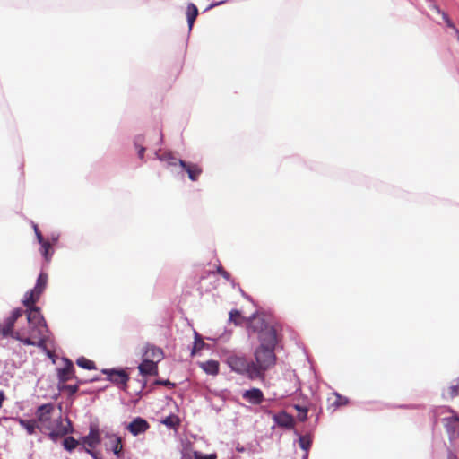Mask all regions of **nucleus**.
<instances>
[{"mask_svg": "<svg viewBox=\"0 0 459 459\" xmlns=\"http://www.w3.org/2000/svg\"><path fill=\"white\" fill-rule=\"evenodd\" d=\"M103 373L108 375V379L116 384H120L126 385L127 381L129 380L128 375L124 370H116V369H106L103 370Z\"/></svg>", "mask_w": 459, "mask_h": 459, "instance_id": "nucleus-13", "label": "nucleus"}, {"mask_svg": "<svg viewBox=\"0 0 459 459\" xmlns=\"http://www.w3.org/2000/svg\"><path fill=\"white\" fill-rule=\"evenodd\" d=\"M5 399L4 393L3 391H0V408L3 406V403Z\"/></svg>", "mask_w": 459, "mask_h": 459, "instance_id": "nucleus-42", "label": "nucleus"}, {"mask_svg": "<svg viewBox=\"0 0 459 459\" xmlns=\"http://www.w3.org/2000/svg\"><path fill=\"white\" fill-rule=\"evenodd\" d=\"M109 439L108 444L106 446L110 448L117 458L120 459L124 457V446L122 438L117 434H108L106 436Z\"/></svg>", "mask_w": 459, "mask_h": 459, "instance_id": "nucleus-9", "label": "nucleus"}, {"mask_svg": "<svg viewBox=\"0 0 459 459\" xmlns=\"http://www.w3.org/2000/svg\"><path fill=\"white\" fill-rule=\"evenodd\" d=\"M101 441L100 430L97 426L91 425L87 436L82 437V445L85 448L94 449Z\"/></svg>", "mask_w": 459, "mask_h": 459, "instance_id": "nucleus-8", "label": "nucleus"}, {"mask_svg": "<svg viewBox=\"0 0 459 459\" xmlns=\"http://www.w3.org/2000/svg\"><path fill=\"white\" fill-rule=\"evenodd\" d=\"M76 364L79 367H81L82 368H85V369H88V370H92V369L96 368L95 363L92 360H90V359H86L85 357H80L76 360Z\"/></svg>", "mask_w": 459, "mask_h": 459, "instance_id": "nucleus-27", "label": "nucleus"}, {"mask_svg": "<svg viewBox=\"0 0 459 459\" xmlns=\"http://www.w3.org/2000/svg\"><path fill=\"white\" fill-rule=\"evenodd\" d=\"M39 244L41 245V248H40L41 255L44 256V258L47 262H49L52 257V254H53V248H52L51 244L46 240L43 241V243H39Z\"/></svg>", "mask_w": 459, "mask_h": 459, "instance_id": "nucleus-26", "label": "nucleus"}, {"mask_svg": "<svg viewBox=\"0 0 459 459\" xmlns=\"http://www.w3.org/2000/svg\"><path fill=\"white\" fill-rule=\"evenodd\" d=\"M46 431L48 432V437L52 440H56L63 437L67 434L74 431L73 425L69 418L58 417L53 420L52 423L47 428Z\"/></svg>", "mask_w": 459, "mask_h": 459, "instance_id": "nucleus-4", "label": "nucleus"}, {"mask_svg": "<svg viewBox=\"0 0 459 459\" xmlns=\"http://www.w3.org/2000/svg\"><path fill=\"white\" fill-rule=\"evenodd\" d=\"M348 398L342 396L338 393H333L327 398L328 409H331L332 411H335L339 407L348 404Z\"/></svg>", "mask_w": 459, "mask_h": 459, "instance_id": "nucleus-14", "label": "nucleus"}, {"mask_svg": "<svg viewBox=\"0 0 459 459\" xmlns=\"http://www.w3.org/2000/svg\"><path fill=\"white\" fill-rule=\"evenodd\" d=\"M74 365L70 360L66 359L65 367L58 369V378L60 383H65L66 381L72 379L74 377Z\"/></svg>", "mask_w": 459, "mask_h": 459, "instance_id": "nucleus-17", "label": "nucleus"}, {"mask_svg": "<svg viewBox=\"0 0 459 459\" xmlns=\"http://www.w3.org/2000/svg\"><path fill=\"white\" fill-rule=\"evenodd\" d=\"M251 317L249 318H246L244 317L241 313L237 310V309H234V310H231L230 312V321L233 322L236 325H240L242 324H246L247 325H248V320L250 319Z\"/></svg>", "mask_w": 459, "mask_h": 459, "instance_id": "nucleus-23", "label": "nucleus"}, {"mask_svg": "<svg viewBox=\"0 0 459 459\" xmlns=\"http://www.w3.org/2000/svg\"><path fill=\"white\" fill-rule=\"evenodd\" d=\"M87 453H89L94 459H100L99 456V453L92 451V449L84 448Z\"/></svg>", "mask_w": 459, "mask_h": 459, "instance_id": "nucleus-41", "label": "nucleus"}, {"mask_svg": "<svg viewBox=\"0 0 459 459\" xmlns=\"http://www.w3.org/2000/svg\"><path fill=\"white\" fill-rule=\"evenodd\" d=\"M204 346V342L200 338H196L194 342V346H193L191 354L195 355L197 351H201Z\"/></svg>", "mask_w": 459, "mask_h": 459, "instance_id": "nucleus-35", "label": "nucleus"}, {"mask_svg": "<svg viewBox=\"0 0 459 459\" xmlns=\"http://www.w3.org/2000/svg\"><path fill=\"white\" fill-rule=\"evenodd\" d=\"M159 159L160 160L168 162V164L170 166H176L177 164H178L179 160L178 159L175 158L170 152H164L159 157Z\"/></svg>", "mask_w": 459, "mask_h": 459, "instance_id": "nucleus-30", "label": "nucleus"}, {"mask_svg": "<svg viewBox=\"0 0 459 459\" xmlns=\"http://www.w3.org/2000/svg\"><path fill=\"white\" fill-rule=\"evenodd\" d=\"M242 396L252 404H260L264 401V394L258 388L247 390L244 392Z\"/></svg>", "mask_w": 459, "mask_h": 459, "instance_id": "nucleus-16", "label": "nucleus"}, {"mask_svg": "<svg viewBox=\"0 0 459 459\" xmlns=\"http://www.w3.org/2000/svg\"><path fill=\"white\" fill-rule=\"evenodd\" d=\"M178 164L187 173L189 179L192 181L198 180L203 172L202 168L197 164L186 162L184 160H178Z\"/></svg>", "mask_w": 459, "mask_h": 459, "instance_id": "nucleus-11", "label": "nucleus"}, {"mask_svg": "<svg viewBox=\"0 0 459 459\" xmlns=\"http://www.w3.org/2000/svg\"><path fill=\"white\" fill-rule=\"evenodd\" d=\"M299 446L306 451L305 459L308 456V450L312 445V438L309 435L300 436L299 438Z\"/></svg>", "mask_w": 459, "mask_h": 459, "instance_id": "nucleus-25", "label": "nucleus"}, {"mask_svg": "<svg viewBox=\"0 0 459 459\" xmlns=\"http://www.w3.org/2000/svg\"><path fill=\"white\" fill-rule=\"evenodd\" d=\"M143 138L137 136L134 140V146L138 149V157L143 159L145 148L143 146Z\"/></svg>", "mask_w": 459, "mask_h": 459, "instance_id": "nucleus-32", "label": "nucleus"}, {"mask_svg": "<svg viewBox=\"0 0 459 459\" xmlns=\"http://www.w3.org/2000/svg\"><path fill=\"white\" fill-rule=\"evenodd\" d=\"M48 275L45 272H41L37 279L36 285L33 290L25 293L23 305L30 306L31 304H36L45 290L48 284Z\"/></svg>", "mask_w": 459, "mask_h": 459, "instance_id": "nucleus-5", "label": "nucleus"}, {"mask_svg": "<svg viewBox=\"0 0 459 459\" xmlns=\"http://www.w3.org/2000/svg\"><path fill=\"white\" fill-rule=\"evenodd\" d=\"M294 409L298 411L297 418L299 421H305L307 419V408L306 406H301L299 404L293 405Z\"/></svg>", "mask_w": 459, "mask_h": 459, "instance_id": "nucleus-28", "label": "nucleus"}, {"mask_svg": "<svg viewBox=\"0 0 459 459\" xmlns=\"http://www.w3.org/2000/svg\"><path fill=\"white\" fill-rule=\"evenodd\" d=\"M194 459H216V454L204 455L202 452L195 451L193 453Z\"/></svg>", "mask_w": 459, "mask_h": 459, "instance_id": "nucleus-34", "label": "nucleus"}, {"mask_svg": "<svg viewBox=\"0 0 459 459\" xmlns=\"http://www.w3.org/2000/svg\"><path fill=\"white\" fill-rule=\"evenodd\" d=\"M155 384L157 385H166V386H174V384H172L170 381L169 380H157L155 382Z\"/></svg>", "mask_w": 459, "mask_h": 459, "instance_id": "nucleus-40", "label": "nucleus"}, {"mask_svg": "<svg viewBox=\"0 0 459 459\" xmlns=\"http://www.w3.org/2000/svg\"><path fill=\"white\" fill-rule=\"evenodd\" d=\"M459 394V379L456 380V384L451 385L446 393L444 394L446 397L454 398Z\"/></svg>", "mask_w": 459, "mask_h": 459, "instance_id": "nucleus-31", "label": "nucleus"}, {"mask_svg": "<svg viewBox=\"0 0 459 459\" xmlns=\"http://www.w3.org/2000/svg\"><path fill=\"white\" fill-rule=\"evenodd\" d=\"M150 428V424L146 420L141 417H136L131 421L127 427L126 429L133 435V436H138L140 434H143L146 432Z\"/></svg>", "mask_w": 459, "mask_h": 459, "instance_id": "nucleus-10", "label": "nucleus"}, {"mask_svg": "<svg viewBox=\"0 0 459 459\" xmlns=\"http://www.w3.org/2000/svg\"><path fill=\"white\" fill-rule=\"evenodd\" d=\"M227 364L235 372L246 375L249 379H257L253 377L252 368L253 362L249 361L245 356L232 354L227 358Z\"/></svg>", "mask_w": 459, "mask_h": 459, "instance_id": "nucleus-3", "label": "nucleus"}, {"mask_svg": "<svg viewBox=\"0 0 459 459\" xmlns=\"http://www.w3.org/2000/svg\"><path fill=\"white\" fill-rule=\"evenodd\" d=\"M22 316V310L21 308H16L12 312V315L5 319L3 326L0 325V335L3 337H12L15 339V335L19 332H22V330L14 331V325L16 321Z\"/></svg>", "mask_w": 459, "mask_h": 459, "instance_id": "nucleus-7", "label": "nucleus"}, {"mask_svg": "<svg viewBox=\"0 0 459 459\" xmlns=\"http://www.w3.org/2000/svg\"><path fill=\"white\" fill-rule=\"evenodd\" d=\"M163 423L169 427H176L179 424V420L175 416H169L164 420Z\"/></svg>", "mask_w": 459, "mask_h": 459, "instance_id": "nucleus-36", "label": "nucleus"}, {"mask_svg": "<svg viewBox=\"0 0 459 459\" xmlns=\"http://www.w3.org/2000/svg\"><path fill=\"white\" fill-rule=\"evenodd\" d=\"M197 15H198L197 7L192 3L188 4V5L186 7V18H187L189 30H192L194 22H195Z\"/></svg>", "mask_w": 459, "mask_h": 459, "instance_id": "nucleus-21", "label": "nucleus"}, {"mask_svg": "<svg viewBox=\"0 0 459 459\" xmlns=\"http://www.w3.org/2000/svg\"><path fill=\"white\" fill-rule=\"evenodd\" d=\"M138 369L142 375L144 376H157L158 375V366L157 362L144 359L143 362L139 365Z\"/></svg>", "mask_w": 459, "mask_h": 459, "instance_id": "nucleus-15", "label": "nucleus"}, {"mask_svg": "<svg viewBox=\"0 0 459 459\" xmlns=\"http://www.w3.org/2000/svg\"><path fill=\"white\" fill-rule=\"evenodd\" d=\"M78 444L79 442L73 437H67L63 441L64 447L69 452L73 451Z\"/></svg>", "mask_w": 459, "mask_h": 459, "instance_id": "nucleus-29", "label": "nucleus"}, {"mask_svg": "<svg viewBox=\"0 0 459 459\" xmlns=\"http://www.w3.org/2000/svg\"><path fill=\"white\" fill-rule=\"evenodd\" d=\"M33 228H34V231H35V234H36L39 243H43V241H45V239L43 238V236H42L40 230H39L38 226L34 225Z\"/></svg>", "mask_w": 459, "mask_h": 459, "instance_id": "nucleus-38", "label": "nucleus"}, {"mask_svg": "<svg viewBox=\"0 0 459 459\" xmlns=\"http://www.w3.org/2000/svg\"><path fill=\"white\" fill-rule=\"evenodd\" d=\"M274 420L281 427L292 428L294 425V418L285 411L275 415Z\"/></svg>", "mask_w": 459, "mask_h": 459, "instance_id": "nucleus-19", "label": "nucleus"}, {"mask_svg": "<svg viewBox=\"0 0 459 459\" xmlns=\"http://www.w3.org/2000/svg\"><path fill=\"white\" fill-rule=\"evenodd\" d=\"M27 307V320L28 324H46V321L40 312L39 307H36L35 304L25 306Z\"/></svg>", "mask_w": 459, "mask_h": 459, "instance_id": "nucleus-12", "label": "nucleus"}, {"mask_svg": "<svg viewBox=\"0 0 459 459\" xmlns=\"http://www.w3.org/2000/svg\"><path fill=\"white\" fill-rule=\"evenodd\" d=\"M47 324H29L28 331L19 332L15 335V339L22 342L25 345L37 346L47 351L50 355V351L47 350L46 342L48 340Z\"/></svg>", "mask_w": 459, "mask_h": 459, "instance_id": "nucleus-2", "label": "nucleus"}, {"mask_svg": "<svg viewBox=\"0 0 459 459\" xmlns=\"http://www.w3.org/2000/svg\"><path fill=\"white\" fill-rule=\"evenodd\" d=\"M55 411L53 403H45L38 407L35 416L40 430H46L52 423V415Z\"/></svg>", "mask_w": 459, "mask_h": 459, "instance_id": "nucleus-6", "label": "nucleus"}, {"mask_svg": "<svg viewBox=\"0 0 459 459\" xmlns=\"http://www.w3.org/2000/svg\"><path fill=\"white\" fill-rule=\"evenodd\" d=\"M442 17L448 27L452 29L455 28L454 23L452 22V21L449 19L448 15L446 13H442Z\"/></svg>", "mask_w": 459, "mask_h": 459, "instance_id": "nucleus-39", "label": "nucleus"}, {"mask_svg": "<svg viewBox=\"0 0 459 459\" xmlns=\"http://www.w3.org/2000/svg\"><path fill=\"white\" fill-rule=\"evenodd\" d=\"M201 368L207 374L215 376L219 372V363L216 360H208L201 363Z\"/></svg>", "mask_w": 459, "mask_h": 459, "instance_id": "nucleus-22", "label": "nucleus"}, {"mask_svg": "<svg viewBox=\"0 0 459 459\" xmlns=\"http://www.w3.org/2000/svg\"><path fill=\"white\" fill-rule=\"evenodd\" d=\"M144 357L146 359L153 361L156 360L155 362H159L163 359L164 354L160 348L154 345H148L145 350Z\"/></svg>", "mask_w": 459, "mask_h": 459, "instance_id": "nucleus-18", "label": "nucleus"}, {"mask_svg": "<svg viewBox=\"0 0 459 459\" xmlns=\"http://www.w3.org/2000/svg\"><path fill=\"white\" fill-rule=\"evenodd\" d=\"M19 424L26 429L29 435H33L36 431V429H39L36 420H18Z\"/></svg>", "mask_w": 459, "mask_h": 459, "instance_id": "nucleus-20", "label": "nucleus"}, {"mask_svg": "<svg viewBox=\"0 0 459 459\" xmlns=\"http://www.w3.org/2000/svg\"><path fill=\"white\" fill-rule=\"evenodd\" d=\"M446 420L447 431L452 432L453 435L459 432V417L457 415L447 418Z\"/></svg>", "mask_w": 459, "mask_h": 459, "instance_id": "nucleus-24", "label": "nucleus"}, {"mask_svg": "<svg viewBox=\"0 0 459 459\" xmlns=\"http://www.w3.org/2000/svg\"><path fill=\"white\" fill-rule=\"evenodd\" d=\"M247 333L257 334L260 345L255 350L252 374L257 379L264 380L265 372L276 364L275 346L278 342L275 327L264 316L254 315L248 320Z\"/></svg>", "mask_w": 459, "mask_h": 459, "instance_id": "nucleus-1", "label": "nucleus"}, {"mask_svg": "<svg viewBox=\"0 0 459 459\" xmlns=\"http://www.w3.org/2000/svg\"><path fill=\"white\" fill-rule=\"evenodd\" d=\"M62 385H59V389L61 391H68L70 394H74L78 391L77 385H65V383H61Z\"/></svg>", "mask_w": 459, "mask_h": 459, "instance_id": "nucleus-33", "label": "nucleus"}, {"mask_svg": "<svg viewBox=\"0 0 459 459\" xmlns=\"http://www.w3.org/2000/svg\"><path fill=\"white\" fill-rule=\"evenodd\" d=\"M217 273L221 274L225 280H230V274L222 266L217 267Z\"/></svg>", "mask_w": 459, "mask_h": 459, "instance_id": "nucleus-37", "label": "nucleus"}]
</instances>
